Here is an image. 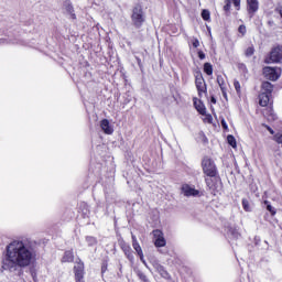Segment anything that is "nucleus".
<instances>
[{
  "label": "nucleus",
  "instance_id": "a878e982",
  "mask_svg": "<svg viewBox=\"0 0 282 282\" xmlns=\"http://www.w3.org/2000/svg\"><path fill=\"white\" fill-rule=\"evenodd\" d=\"M86 241H87V245L89 247H93V246H97L98 245V239L94 236H88L86 237Z\"/></svg>",
  "mask_w": 282,
  "mask_h": 282
},
{
  "label": "nucleus",
  "instance_id": "58836bf2",
  "mask_svg": "<svg viewBox=\"0 0 282 282\" xmlns=\"http://www.w3.org/2000/svg\"><path fill=\"white\" fill-rule=\"evenodd\" d=\"M210 104L212 105H217V98H215V96L210 97Z\"/></svg>",
  "mask_w": 282,
  "mask_h": 282
},
{
  "label": "nucleus",
  "instance_id": "f704fd0d",
  "mask_svg": "<svg viewBox=\"0 0 282 282\" xmlns=\"http://www.w3.org/2000/svg\"><path fill=\"white\" fill-rule=\"evenodd\" d=\"M204 122L213 124V115H205Z\"/></svg>",
  "mask_w": 282,
  "mask_h": 282
},
{
  "label": "nucleus",
  "instance_id": "6ab92c4d",
  "mask_svg": "<svg viewBox=\"0 0 282 282\" xmlns=\"http://www.w3.org/2000/svg\"><path fill=\"white\" fill-rule=\"evenodd\" d=\"M264 118H268V120H276V115L274 113V108L272 107V104L267 106V108L263 110Z\"/></svg>",
  "mask_w": 282,
  "mask_h": 282
},
{
  "label": "nucleus",
  "instance_id": "5701e85b",
  "mask_svg": "<svg viewBox=\"0 0 282 282\" xmlns=\"http://www.w3.org/2000/svg\"><path fill=\"white\" fill-rule=\"evenodd\" d=\"M64 8L68 14H72V12H74V4H72V0H65Z\"/></svg>",
  "mask_w": 282,
  "mask_h": 282
},
{
  "label": "nucleus",
  "instance_id": "f8f14e48",
  "mask_svg": "<svg viewBox=\"0 0 282 282\" xmlns=\"http://www.w3.org/2000/svg\"><path fill=\"white\" fill-rule=\"evenodd\" d=\"M247 1V12L249 17H254L259 12V0H246Z\"/></svg>",
  "mask_w": 282,
  "mask_h": 282
},
{
  "label": "nucleus",
  "instance_id": "e433bc0d",
  "mask_svg": "<svg viewBox=\"0 0 282 282\" xmlns=\"http://www.w3.org/2000/svg\"><path fill=\"white\" fill-rule=\"evenodd\" d=\"M197 55L200 61H204L206 58V53H204V51L202 50L197 52Z\"/></svg>",
  "mask_w": 282,
  "mask_h": 282
},
{
  "label": "nucleus",
  "instance_id": "72a5a7b5",
  "mask_svg": "<svg viewBox=\"0 0 282 282\" xmlns=\"http://www.w3.org/2000/svg\"><path fill=\"white\" fill-rule=\"evenodd\" d=\"M138 276H139L140 281L149 282V278L143 272H139Z\"/></svg>",
  "mask_w": 282,
  "mask_h": 282
},
{
  "label": "nucleus",
  "instance_id": "2eb2a0df",
  "mask_svg": "<svg viewBox=\"0 0 282 282\" xmlns=\"http://www.w3.org/2000/svg\"><path fill=\"white\" fill-rule=\"evenodd\" d=\"M132 248L135 250L140 261L144 262V251H142V247L140 246V242H138L135 236H132Z\"/></svg>",
  "mask_w": 282,
  "mask_h": 282
},
{
  "label": "nucleus",
  "instance_id": "c85d7f7f",
  "mask_svg": "<svg viewBox=\"0 0 282 282\" xmlns=\"http://www.w3.org/2000/svg\"><path fill=\"white\" fill-rule=\"evenodd\" d=\"M242 208L246 213H250V202H248V198H242Z\"/></svg>",
  "mask_w": 282,
  "mask_h": 282
},
{
  "label": "nucleus",
  "instance_id": "b1692460",
  "mask_svg": "<svg viewBox=\"0 0 282 282\" xmlns=\"http://www.w3.org/2000/svg\"><path fill=\"white\" fill-rule=\"evenodd\" d=\"M227 142L230 147H232V149H237V139H235V135H227Z\"/></svg>",
  "mask_w": 282,
  "mask_h": 282
},
{
  "label": "nucleus",
  "instance_id": "393cba45",
  "mask_svg": "<svg viewBox=\"0 0 282 282\" xmlns=\"http://www.w3.org/2000/svg\"><path fill=\"white\" fill-rule=\"evenodd\" d=\"M264 205L267 206V210L270 212L271 217H274V215H276V209L272 207L269 200H264Z\"/></svg>",
  "mask_w": 282,
  "mask_h": 282
},
{
  "label": "nucleus",
  "instance_id": "7ed1b4c3",
  "mask_svg": "<svg viewBox=\"0 0 282 282\" xmlns=\"http://www.w3.org/2000/svg\"><path fill=\"white\" fill-rule=\"evenodd\" d=\"M130 19L132 21L133 28H135L137 30H140V28H142V25L147 23V14L144 13L142 4L138 3L132 8Z\"/></svg>",
  "mask_w": 282,
  "mask_h": 282
},
{
  "label": "nucleus",
  "instance_id": "bb28decb",
  "mask_svg": "<svg viewBox=\"0 0 282 282\" xmlns=\"http://www.w3.org/2000/svg\"><path fill=\"white\" fill-rule=\"evenodd\" d=\"M200 17L203 21H210V11L208 9H203Z\"/></svg>",
  "mask_w": 282,
  "mask_h": 282
},
{
  "label": "nucleus",
  "instance_id": "0eeeda50",
  "mask_svg": "<svg viewBox=\"0 0 282 282\" xmlns=\"http://www.w3.org/2000/svg\"><path fill=\"white\" fill-rule=\"evenodd\" d=\"M75 274V282H85V262L77 261L73 268Z\"/></svg>",
  "mask_w": 282,
  "mask_h": 282
},
{
  "label": "nucleus",
  "instance_id": "4be33fe9",
  "mask_svg": "<svg viewBox=\"0 0 282 282\" xmlns=\"http://www.w3.org/2000/svg\"><path fill=\"white\" fill-rule=\"evenodd\" d=\"M203 72L204 74H206V76H213V64H210L209 62L205 63L203 65Z\"/></svg>",
  "mask_w": 282,
  "mask_h": 282
},
{
  "label": "nucleus",
  "instance_id": "f3484780",
  "mask_svg": "<svg viewBox=\"0 0 282 282\" xmlns=\"http://www.w3.org/2000/svg\"><path fill=\"white\" fill-rule=\"evenodd\" d=\"M272 98V95H268L267 93H260L259 94V105L260 107H268L270 105V99Z\"/></svg>",
  "mask_w": 282,
  "mask_h": 282
},
{
  "label": "nucleus",
  "instance_id": "9b49d317",
  "mask_svg": "<svg viewBox=\"0 0 282 282\" xmlns=\"http://www.w3.org/2000/svg\"><path fill=\"white\" fill-rule=\"evenodd\" d=\"M236 8L237 11L241 10V0H225V6L223 7L224 12L230 14V8Z\"/></svg>",
  "mask_w": 282,
  "mask_h": 282
},
{
  "label": "nucleus",
  "instance_id": "f257e3e1",
  "mask_svg": "<svg viewBox=\"0 0 282 282\" xmlns=\"http://www.w3.org/2000/svg\"><path fill=\"white\" fill-rule=\"evenodd\" d=\"M35 259L36 253L32 247L25 245L23 240H13L6 247L2 270H8L9 272H15L18 268L23 270V268H30Z\"/></svg>",
  "mask_w": 282,
  "mask_h": 282
},
{
  "label": "nucleus",
  "instance_id": "aec40b11",
  "mask_svg": "<svg viewBox=\"0 0 282 282\" xmlns=\"http://www.w3.org/2000/svg\"><path fill=\"white\" fill-rule=\"evenodd\" d=\"M272 91H274V85L270 82H263L261 85V94H268L272 96Z\"/></svg>",
  "mask_w": 282,
  "mask_h": 282
},
{
  "label": "nucleus",
  "instance_id": "9d476101",
  "mask_svg": "<svg viewBox=\"0 0 282 282\" xmlns=\"http://www.w3.org/2000/svg\"><path fill=\"white\" fill-rule=\"evenodd\" d=\"M216 83H217L218 87L220 88L223 98H225V100H228V86L226 85V79H224V76L217 75Z\"/></svg>",
  "mask_w": 282,
  "mask_h": 282
},
{
  "label": "nucleus",
  "instance_id": "c756f323",
  "mask_svg": "<svg viewBox=\"0 0 282 282\" xmlns=\"http://www.w3.org/2000/svg\"><path fill=\"white\" fill-rule=\"evenodd\" d=\"M234 87L236 89V93L238 95H240L241 94V84L239 83V80H237V79L234 80Z\"/></svg>",
  "mask_w": 282,
  "mask_h": 282
},
{
  "label": "nucleus",
  "instance_id": "4468645a",
  "mask_svg": "<svg viewBox=\"0 0 282 282\" xmlns=\"http://www.w3.org/2000/svg\"><path fill=\"white\" fill-rule=\"evenodd\" d=\"M193 102L196 111H198L200 116H206V106L204 105V101L197 97H193Z\"/></svg>",
  "mask_w": 282,
  "mask_h": 282
},
{
  "label": "nucleus",
  "instance_id": "f03ea898",
  "mask_svg": "<svg viewBox=\"0 0 282 282\" xmlns=\"http://www.w3.org/2000/svg\"><path fill=\"white\" fill-rule=\"evenodd\" d=\"M200 167L207 188H209V191L215 195V193H217V188H219V184H221V176L219 175L217 163H215L213 158L205 155L200 161Z\"/></svg>",
  "mask_w": 282,
  "mask_h": 282
},
{
  "label": "nucleus",
  "instance_id": "a211bd4d",
  "mask_svg": "<svg viewBox=\"0 0 282 282\" xmlns=\"http://www.w3.org/2000/svg\"><path fill=\"white\" fill-rule=\"evenodd\" d=\"M156 272L160 274V276H162V279H165V281H171L172 279L171 273H169V271L166 270V268H164V265L159 264L156 267Z\"/></svg>",
  "mask_w": 282,
  "mask_h": 282
},
{
  "label": "nucleus",
  "instance_id": "ddd939ff",
  "mask_svg": "<svg viewBox=\"0 0 282 282\" xmlns=\"http://www.w3.org/2000/svg\"><path fill=\"white\" fill-rule=\"evenodd\" d=\"M182 192L185 195V197H197V195H199V189H195L194 187H191V185L188 184L182 186Z\"/></svg>",
  "mask_w": 282,
  "mask_h": 282
},
{
  "label": "nucleus",
  "instance_id": "2f4dec72",
  "mask_svg": "<svg viewBox=\"0 0 282 282\" xmlns=\"http://www.w3.org/2000/svg\"><path fill=\"white\" fill-rule=\"evenodd\" d=\"M107 268H109V262L107 260H104L101 263V274H105V272H107Z\"/></svg>",
  "mask_w": 282,
  "mask_h": 282
},
{
  "label": "nucleus",
  "instance_id": "7c9ffc66",
  "mask_svg": "<svg viewBox=\"0 0 282 282\" xmlns=\"http://www.w3.org/2000/svg\"><path fill=\"white\" fill-rule=\"evenodd\" d=\"M273 140L278 144H282V132H278L275 135H273Z\"/></svg>",
  "mask_w": 282,
  "mask_h": 282
},
{
  "label": "nucleus",
  "instance_id": "dca6fc26",
  "mask_svg": "<svg viewBox=\"0 0 282 282\" xmlns=\"http://www.w3.org/2000/svg\"><path fill=\"white\" fill-rule=\"evenodd\" d=\"M100 128L106 133V135H111L113 133V128H111V124L109 123L108 119H102L100 121Z\"/></svg>",
  "mask_w": 282,
  "mask_h": 282
},
{
  "label": "nucleus",
  "instance_id": "473e14b6",
  "mask_svg": "<svg viewBox=\"0 0 282 282\" xmlns=\"http://www.w3.org/2000/svg\"><path fill=\"white\" fill-rule=\"evenodd\" d=\"M238 32L239 34H241V36H246V32H247L246 25L245 24L239 25Z\"/></svg>",
  "mask_w": 282,
  "mask_h": 282
},
{
  "label": "nucleus",
  "instance_id": "79ce46f5",
  "mask_svg": "<svg viewBox=\"0 0 282 282\" xmlns=\"http://www.w3.org/2000/svg\"><path fill=\"white\" fill-rule=\"evenodd\" d=\"M69 14H70V19L76 20V13L72 12Z\"/></svg>",
  "mask_w": 282,
  "mask_h": 282
},
{
  "label": "nucleus",
  "instance_id": "a19ab883",
  "mask_svg": "<svg viewBox=\"0 0 282 282\" xmlns=\"http://www.w3.org/2000/svg\"><path fill=\"white\" fill-rule=\"evenodd\" d=\"M267 129H268V131L271 133V134H274V130H272V128H270L269 126H264Z\"/></svg>",
  "mask_w": 282,
  "mask_h": 282
},
{
  "label": "nucleus",
  "instance_id": "6e6552de",
  "mask_svg": "<svg viewBox=\"0 0 282 282\" xmlns=\"http://www.w3.org/2000/svg\"><path fill=\"white\" fill-rule=\"evenodd\" d=\"M119 246H120L126 259H128V261H130V263H133V261H135V257L133 256V249H131V245L127 243V241L122 240L121 242H119Z\"/></svg>",
  "mask_w": 282,
  "mask_h": 282
},
{
  "label": "nucleus",
  "instance_id": "412c9836",
  "mask_svg": "<svg viewBox=\"0 0 282 282\" xmlns=\"http://www.w3.org/2000/svg\"><path fill=\"white\" fill-rule=\"evenodd\" d=\"M62 263H74V250H66L62 257Z\"/></svg>",
  "mask_w": 282,
  "mask_h": 282
},
{
  "label": "nucleus",
  "instance_id": "4c0bfd02",
  "mask_svg": "<svg viewBox=\"0 0 282 282\" xmlns=\"http://www.w3.org/2000/svg\"><path fill=\"white\" fill-rule=\"evenodd\" d=\"M221 127H223V129H228V123H226V120L225 119H223L221 121Z\"/></svg>",
  "mask_w": 282,
  "mask_h": 282
},
{
  "label": "nucleus",
  "instance_id": "c9c22d12",
  "mask_svg": "<svg viewBox=\"0 0 282 282\" xmlns=\"http://www.w3.org/2000/svg\"><path fill=\"white\" fill-rule=\"evenodd\" d=\"M192 45L195 48L199 47V40L197 37L192 39Z\"/></svg>",
  "mask_w": 282,
  "mask_h": 282
},
{
  "label": "nucleus",
  "instance_id": "39448f33",
  "mask_svg": "<svg viewBox=\"0 0 282 282\" xmlns=\"http://www.w3.org/2000/svg\"><path fill=\"white\" fill-rule=\"evenodd\" d=\"M262 76H264L267 80H272L274 83L281 78V68L264 66L262 68Z\"/></svg>",
  "mask_w": 282,
  "mask_h": 282
},
{
  "label": "nucleus",
  "instance_id": "cd10ccee",
  "mask_svg": "<svg viewBox=\"0 0 282 282\" xmlns=\"http://www.w3.org/2000/svg\"><path fill=\"white\" fill-rule=\"evenodd\" d=\"M254 45H251V46H248L246 50H245V56L247 58H250V56H253L254 55Z\"/></svg>",
  "mask_w": 282,
  "mask_h": 282
},
{
  "label": "nucleus",
  "instance_id": "ea45409f",
  "mask_svg": "<svg viewBox=\"0 0 282 282\" xmlns=\"http://www.w3.org/2000/svg\"><path fill=\"white\" fill-rule=\"evenodd\" d=\"M203 142L204 144H208V138H206V134H203Z\"/></svg>",
  "mask_w": 282,
  "mask_h": 282
},
{
  "label": "nucleus",
  "instance_id": "1a4fd4ad",
  "mask_svg": "<svg viewBox=\"0 0 282 282\" xmlns=\"http://www.w3.org/2000/svg\"><path fill=\"white\" fill-rule=\"evenodd\" d=\"M152 235L155 248H164V246H166V239L164 238V232H162V230L154 229Z\"/></svg>",
  "mask_w": 282,
  "mask_h": 282
},
{
  "label": "nucleus",
  "instance_id": "20e7f679",
  "mask_svg": "<svg viewBox=\"0 0 282 282\" xmlns=\"http://www.w3.org/2000/svg\"><path fill=\"white\" fill-rule=\"evenodd\" d=\"M194 78L198 98H204V96H208V84H206V79H204L202 70L195 69Z\"/></svg>",
  "mask_w": 282,
  "mask_h": 282
},
{
  "label": "nucleus",
  "instance_id": "423d86ee",
  "mask_svg": "<svg viewBox=\"0 0 282 282\" xmlns=\"http://www.w3.org/2000/svg\"><path fill=\"white\" fill-rule=\"evenodd\" d=\"M282 61V46H275L271 50L269 56L264 59V63H281Z\"/></svg>",
  "mask_w": 282,
  "mask_h": 282
}]
</instances>
